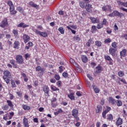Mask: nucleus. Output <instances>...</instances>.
<instances>
[{
    "label": "nucleus",
    "instance_id": "a878e982",
    "mask_svg": "<svg viewBox=\"0 0 127 127\" xmlns=\"http://www.w3.org/2000/svg\"><path fill=\"white\" fill-rule=\"evenodd\" d=\"M23 109L25 110V111H29L30 110V107L27 105H23Z\"/></svg>",
    "mask_w": 127,
    "mask_h": 127
},
{
    "label": "nucleus",
    "instance_id": "4468645a",
    "mask_svg": "<svg viewBox=\"0 0 127 127\" xmlns=\"http://www.w3.org/2000/svg\"><path fill=\"white\" fill-rule=\"evenodd\" d=\"M117 3L119 5H123V6H125V7H127V2H124L121 1H117Z\"/></svg>",
    "mask_w": 127,
    "mask_h": 127
},
{
    "label": "nucleus",
    "instance_id": "680f3d73",
    "mask_svg": "<svg viewBox=\"0 0 127 127\" xmlns=\"http://www.w3.org/2000/svg\"><path fill=\"white\" fill-rule=\"evenodd\" d=\"M59 14H60L61 15H64V11H60L59 12Z\"/></svg>",
    "mask_w": 127,
    "mask_h": 127
},
{
    "label": "nucleus",
    "instance_id": "69168bd1",
    "mask_svg": "<svg viewBox=\"0 0 127 127\" xmlns=\"http://www.w3.org/2000/svg\"><path fill=\"white\" fill-rule=\"evenodd\" d=\"M70 27L71 28H73V29H76L77 28V26H76V25H71V26H70Z\"/></svg>",
    "mask_w": 127,
    "mask_h": 127
},
{
    "label": "nucleus",
    "instance_id": "6ab92c4d",
    "mask_svg": "<svg viewBox=\"0 0 127 127\" xmlns=\"http://www.w3.org/2000/svg\"><path fill=\"white\" fill-rule=\"evenodd\" d=\"M109 101L110 104L113 105H115V99H114L113 97H110L109 98Z\"/></svg>",
    "mask_w": 127,
    "mask_h": 127
},
{
    "label": "nucleus",
    "instance_id": "a18cd8bd",
    "mask_svg": "<svg viewBox=\"0 0 127 127\" xmlns=\"http://www.w3.org/2000/svg\"><path fill=\"white\" fill-rule=\"evenodd\" d=\"M7 4L9 5V7H10V6H12V5H13V3H12V2L11 1H8L7 2Z\"/></svg>",
    "mask_w": 127,
    "mask_h": 127
},
{
    "label": "nucleus",
    "instance_id": "052dcab7",
    "mask_svg": "<svg viewBox=\"0 0 127 127\" xmlns=\"http://www.w3.org/2000/svg\"><path fill=\"white\" fill-rule=\"evenodd\" d=\"M29 57H30V55H29V54H25V59H27V58H29Z\"/></svg>",
    "mask_w": 127,
    "mask_h": 127
},
{
    "label": "nucleus",
    "instance_id": "6e6d98bb",
    "mask_svg": "<svg viewBox=\"0 0 127 127\" xmlns=\"http://www.w3.org/2000/svg\"><path fill=\"white\" fill-rule=\"evenodd\" d=\"M50 82H51V83H56V80H55V79H54V78H51L50 79Z\"/></svg>",
    "mask_w": 127,
    "mask_h": 127
},
{
    "label": "nucleus",
    "instance_id": "c85d7f7f",
    "mask_svg": "<svg viewBox=\"0 0 127 127\" xmlns=\"http://www.w3.org/2000/svg\"><path fill=\"white\" fill-rule=\"evenodd\" d=\"M68 98H69V99H70V100H74L75 99V97H74V94L72 93L68 94Z\"/></svg>",
    "mask_w": 127,
    "mask_h": 127
},
{
    "label": "nucleus",
    "instance_id": "2f4dec72",
    "mask_svg": "<svg viewBox=\"0 0 127 127\" xmlns=\"http://www.w3.org/2000/svg\"><path fill=\"white\" fill-rule=\"evenodd\" d=\"M118 75L119 77H124V76H125V73L123 71H120L118 72Z\"/></svg>",
    "mask_w": 127,
    "mask_h": 127
},
{
    "label": "nucleus",
    "instance_id": "a19ab883",
    "mask_svg": "<svg viewBox=\"0 0 127 127\" xmlns=\"http://www.w3.org/2000/svg\"><path fill=\"white\" fill-rule=\"evenodd\" d=\"M79 5L80 7H85V3L84 2H80Z\"/></svg>",
    "mask_w": 127,
    "mask_h": 127
},
{
    "label": "nucleus",
    "instance_id": "7c9ffc66",
    "mask_svg": "<svg viewBox=\"0 0 127 127\" xmlns=\"http://www.w3.org/2000/svg\"><path fill=\"white\" fill-rule=\"evenodd\" d=\"M7 103L9 107H13V104H12V102H11V101H10V100H7Z\"/></svg>",
    "mask_w": 127,
    "mask_h": 127
},
{
    "label": "nucleus",
    "instance_id": "4d7b16f0",
    "mask_svg": "<svg viewBox=\"0 0 127 127\" xmlns=\"http://www.w3.org/2000/svg\"><path fill=\"white\" fill-rule=\"evenodd\" d=\"M6 38L7 39H10V38H11V36L9 34H6Z\"/></svg>",
    "mask_w": 127,
    "mask_h": 127
},
{
    "label": "nucleus",
    "instance_id": "4c0bfd02",
    "mask_svg": "<svg viewBox=\"0 0 127 127\" xmlns=\"http://www.w3.org/2000/svg\"><path fill=\"white\" fill-rule=\"evenodd\" d=\"M55 78L56 80H57V81H59V80H60V76H59V74H56L55 76Z\"/></svg>",
    "mask_w": 127,
    "mask_h": 127
},
{
    "label": "nucleus",
    "instance_id": "e433bc0d",
    "mask_svg": "<svg viewBox=\"0 0 127 127\" xmlns=\"http://www.w3.org/2000/svg\"><path fill=\"white\" fill-rule=\"evenodd\" d=\"M118 44L117 43V42H114L112 44V46L113 47V48H115V49H117V45Z\"/></svg>",
    "mask_w": 127,
    "mask_h": 127
},
{
    "label": "nucleus",
    "instance_id": "f8f14e48",
    "mask_svg": "<svg viewBox=\"0 0 127 127\" xmlns=\"http://www.w3.org/2000/svg\"><path fill=\"white\" fill-rule=\"evenodd\" d=\"M36 71H41V72H42V73H44V72L45 71V68H41V66H38L36 67Z\"/></svg>",
    "mask_w": 127,
    "mask_h": 127
},
{
    "label": "nucleus",
    "instance_id": "79ce46f5",
    "mask_svg": "<svg viewBox=\"0 0 127 127\" xmlns=\"http://www.w3.org/2000/svg\"><path fill=\"white\" fill-rule=\"evenodd\" d=\"M111 107H108V106H107L106 107V110H105V111H105L106 113H109V112L110 111H111Z\"/></svg>",
    "mask_w": 127,
    "mask_h": 127
},
{
    "label": "nucleus",
    "instance_id": "0eeeda50",
    "mask_svg": "<svg viewBox=\"0 0 127 127\" xmlns=\"http://www.w3.org/2000/svg\"><path fill=\"white\" fill-rule=\"evenodd\" d=\"M85 8L88 12H92V5L89 3H86Z\"/></svg>",
    "mask_w": 127,
    "mask_h": 127
},
{
    "label": "nucleus",
    "instance_id": "e2e57ef3",
    "mask_svg": "<svg viewBox=\"0 0 127 127\" xmlns=\"http://www.w3.org/2000/svg\"><path fill=\"white\" fill-rule=\"evenodd\" d=\"M107 8L109 9V11H112V6L110 5H107Z\"/></svg>",
    "mask_w": 127,
    "mask_h": 127
},
{
    "label": "nucleus",
    "instance_id": "dca6fc26",
    "mask_svg": "<svg viewBox=\"0 0 127 127\" xmlns=\"http://www.w3.org/2000/svg\"><path fill=\"white\" fill-rule=\"evenodd\" d=\"M96 73H101L102 72V67H101L100 65H98L97 67H96Z\"/></svg>",
    "mask_w": 127,
    "mask_h": 127
},
{
    "label": "nucleus",
    "instance_id": "20e7f679",
    "mask_svg": "<svg viewBox=\"0 0 127 127\" xmlns=\"http://www.w3.org/2000/svg\"><path fill=\"white\" fill-rule=\"evenodd\" d=\"M7 25H8V23H7V19L5 18L2 21L1 23L0 24V27H2V28H4V27H5V26H7Z\"/></svg>",
    "mask_w": 127,
    "mask_h": 127
},
{
    "label": "nucleus",
    "instance_id": "c756f323",
    "mask_svg": "<svg viewBox=\"0 0 127 127\" xmlns=\"http://www.w3.org/2000/svg\"><path fill=\"white\" fill-rule=\"evenodd\" d=\"M103 23H99L97 26V28H98V29H101V28H103Z\"/></svg>",
    "mask_w": 127,
    "mask_h": 127
},
{
    "label": "nucleus",
    "instance_id": "8fccbe9b",
    "mask_svg": "<svg viewBox=\"0 0 127 127\" xmlns=\"http://www.w3.org/2000/svg\"><path fill=\"white\" fill-rule=\"evenodd\" d=\"M23 25H24V23H20V24H19L18 25H17V27H23Z\"/></svg>",
    "mask_w": 127,
    "mask_h": 127
},
{
    "label": "nucleus",
    "instance_id": "338daca9",
    "mask_svg": "<svg viewBox=\"0 0 127 127\" xmlns=\"http://www.w3.org/2000/svg\"><path fill=\"white\" fill-rule=\"evenodd\" d=\"M87 76L88 78H89V80H93V77H92L90 74H87Z\"/></svg>",
    "mask_w": 127,
    "mask_h": 127
},
{
    "label": "nucleus",
    "instance_id": "9b49d317",
    "mask_svg": "<svg viewBox=\"0 0 127 127\" xmlns=\"http://www.w3.org/2000/svg\"><path fill=\"white\" fill-rule=\"evenodd\" d=\"M102 110L103 107H102L101 105H98L96 109V112L97 113L101 114V113H102Z\"/></svg>",
    "mask_w": 127,
    "mask_h": 127
},
{
    "label": "nucleus",
    "instance_id": "c03bdc74",
    "mask_svg": "<svg viewBox=\"0 0 127 127\" xmlns=\"http://www.w3.org/2000/svg\"><path fill=\"white\" fill-rule=\"evenodd\" d=\"M23 39H26V40H29V36L27 35H24L23 37Z\"/></svg>",
    "mask_w": 127,
    "mask_h": 127
},
{
    "label": "nucleus",
    "instance_id": "1a4fd4ad",
    "mask_svg": "<svg viewBox=\"0 0 127 127\" xmlns=\"http://www.w3.org/2000/svg\"><path fill=\"white\" fill-rule=\"evenodd\" d=\"M23 124L24 127H29V124H28V120H27V118H24L23 119Z\"/></svg>",
    "mask_w": 127,
    "mask_h": 127
},
{
    "label": "nucleus",
    "instance_id": "13d9d810",
    "mask_svg": "<svg viewBox=\"0 0 127 127\" xmlns=\"http://www.w3.org/2000/svg\"><path fill=\"white\" fill-rule=\"evenodd\" d=\"M100 104L102 106H103V105H104V104H105V100H104V99H101V100L100 101Z\"/></svg>",
    "mask_w": 127,
    "mask_h": 127
},
{
    "label": "nucleus",
    "instance_id": "2eb2a0df",
    "mask_svg": "<svg viewBox=\"0 0 127 127\" xmlns=\"http://www.w3.org/2000/svg\"><path fill=\"white\" fill-rule=\"evenodd\" d=\"M126 55H127V50L124 49L120 52V56L121 57H125Z\"/></svg>",
    "mask_w": 127,
    "mask_h": 127
},
{
    "label": "nucleus",
    "instance_id": "423d86ee",
    "mask_svg": "<svg viewBox=\"0 0 127 127\" xmlns=\"http://www.w3.org/2000/svg\"><path fill=\"white\" fill-rule=\"evenodd\" d=\"M117 51V49L110 48L109 49V53L112 56H116V52Z\"/></svg>",
    "mask_w": 127,
    "mask_h": 127
},
{
    "label": "nucleus",
    "instance_id": "58836bf2",
    "mask_svg": "<svg viewBox=\"0 0 127 127\" xmlns=\"http://www.w3.org/2000/svg\"><path fill=\"white\" fill-rule=\"evenodd\" d=\"M17 9L20 12H23V9H22V7H19V6L17 7Z\"/></svg>",
    "mask_w": 127,
    "mask_h": 127
},
{
    "label": "nucleus",
    "instance_id": "412c9836",
    "mask_svg": "<svg viewBox=\"0 0 127 127\" xmlns=\"http://www.w3.org/2000/svg\"><path fill=\"white\" fill-rule=\"evenodd\" d=\"M14 48L16 49H18V46L19 45V42L15 41L14 43Z\"/></svg>",
    "mask_w": 127,
    "mask_h": 127
},
{
    "label": "nucleus",
    "instance_id": "0e129e2a",
    "mask_svg": "<svg viewBox=\"0 0 127 127\" xmlns=\"http://www.w3.org/2000/svg\"><path fill=\"white\" fill-rule=\"evenodd\" d=\"M121 81L122 82V83H124V84H127V81H126V79H121Z\"/></svg>",
    "mask_w": 127,
    "mask_h": 127
},
{
    "label": "nucleus",
    "instance_id": "6e6552de",
    "mask_svg": "<svg viewBox=\"0 0 127 127\" xmlns=\"http://www.w3.org/2000/svg\"><path fill=\"white\" fill-rule=\"evenodd\" d=\"M9 10L10 12V14L13 15V14H15L16 13V11L14 10V5H13L9 7Z\"/></svg>",
    "mask_w": 127,
    "mask_h": 127
},
{
    "label": "nucleus",
    "instance_id": "f3484780",
    "mask_svg": "<svg viewBox=\"0 0 127 127\" xmlns=\"http://www.w3.org/2000/svg\"><path fill=\"white\" fill-rule=\"evenodd\" d=\"M123 124V119L121 118H118V120L116 122V125L117 126H121V125Z\"/></svg>",
    "mask_w": 127,
    "mask_h": 127
},
{
    "label": "nucleus",
    "instance_id": "603ef678",
    "mask_svg": "<svg viewBox=\"0 0 127 127\" xmlns=\"http://www.w3.org/2000/svg\"><path fill=\"white\" fill-rule=\"evenodd\" d=\"M34 32H35V33H36V34H39V35H40L41 32L38 31V30H34Z\"/></svg>",
    "mask_w": 127,
    "mask_h": 127
},
{
    "label": "nucleus",
    "instance_id": "473e14b6",
    "mask_svg": "<svg viewBox=\"0 0 127 127\" xmlns=\"http://www.w3.org/2000/svg\"><path fill=\"white\" fill-rule=\"evenodd\" d=\"M2 109L3 111H7L9 109L8 105H4L2 107Z\"/></svg>",
    "mask_w": 127,
    "mask_h": 127
},
{
    "label": "nucleus",
    "instance_id": "b1692460",
    "mask_svg": "<svg viewBox=\"0 0 127 127\" xmlns=\"http://www.w3.org/2000/svg\"><path fill=\"white\" fill-rule=\"evenodd\" d=\"M113 115L112 114H109L107 115V120H108V121H113Z\"/></svg>",
    "mask_w": 127,
    "mask_h": 127
},
{
    "label": "nucleus",
    "instance_id": "a211bd4d",
    "mask_svg": "<svg viewBox=\"0 0 127 127\" xmlns=\"http://www.w3.org/2000/svg\"><path fill=\"white\" fill-rule=\"evenodd\" d=\"M81 60L83 63H87L88 62V58L86 56H83L81 57Z\"/></svg>",
    "mask_w": 127,
    "mask_h": 127
},
{
    "label": "nucleus",
    "instance_id": "f03ea898",
    "mask_svg": "<svg viewBox=\"0 0 127 127\" xmlns=\"http://www.w3.org/2000/svg\"><path fill=\"white\" fill-rule=\"evenodd\" d=\"M72 116L76 119V121H79L78 118V110L77 109H74L72 111Z\"/></svg>",
    "mask_w": 127,
    "mask_h": 127
},
{
    "label": "nucleus",
    "instance_id": "49530a36",
    "mask_svg": "<svg viewBox=\"0 0 127 127\" xmlns=\"http://www.w3.org/2000/svg\"><path fill=\"white\" fill-rule=\"evenodd\" d=\"M13 33L14 34L15 36H17L18 34V32H17V30H13Z\"/></svg>",
    "mask_w": 127,
    "mask_h": 127
},
{
    "label": "nucleus",
    "instance_id": "4be33fe9",
    "mask_svg": "<svg viewBox=\"0 0 127 127\" xmlns=\"http://www.w3.org/2000/svg\"><path fill=\"white\" fill-rule=\"evenodd\" d=\"M95 44L96 46H97L98 47H101V46H102V42L99 41H95Z\"/></svg>",
    "mask_w": 127,
    "mask_h": 127
},
{
    "label": "nucleus",
    "instance_id": "bf43d9fd",
    "mask_svg": "<svg viewBox=\"0 0 127 127\" xmlns=\"http://www.w3.org/2000/svg\"><path fill=\"white\" fill-rule=\"evenodd\" d=\"M120 9H121V10H123V11H126V12H127V9H126L123 7H120Z\"/></svg>",
    "mask_w": 127,
    "mask_h": 127
},
{
    "label": "nucleus",
    "instance_id": "f704fd0d",
    "mask_svg": "<svg viewBox=\"0 0 127 127\" xmlns=\"http://www.w3.org/2000/svg\"><path fill=\"white\" fill-rule=\"evenodd\" d=\"M51 88L53 91H59V89L55 86H51Z\"/></svg>",
    "mask_w": 127,
    "mask_h": 127
},
{
    "label": "nucleus",
    "instance_id": "f257e3e1",
    "mask_svg": "<svg viewBox=\"0 0 127 127\" xmlns=\"http://www.w3.org/2000/svg\"><path fill=\"white\" fill-rule=\"evenodd\" d=\"M124 14L123 13H121L118 11L115 10L112 13H110L108 15L110 17H114V16H119V17H122V16H124Z\"/></svg>",
    "mask_w": 127,
    "mask_h": 127
},
{
    "label": "nucleus",
    "instance_id": "864d4df0",
    "mask_svg": "<svg viewBox=\"0 0 127 127\" xmlns=\"http://www.w3.org/2000/svg\"><path fill=\"white\" fill-rule=\"evenodd\" d=\"M11 84L12 87L13 88H15V87H16V86H15V82H14L13 81V80H12Z\"/></svg>",
    "mask_w": 127,
    "mask_h": 127
},
{
    "label": "nucleus",
    "instance_id": "5fc2aeb1",
    "mask_svg": "<svg viewBox=\"0 0 127 127\" xmlns=\"http://www.w3.org/2000/svg\"><path fill=\"white\" fill-rule=\"evenodd\" d=\"M102 24H104V25H106L107 24V20L106 19H103Z\"/></svg>",
    "mask_w": 127,
    "mask_h": 127
},
{
    "label": "nucleus",
    "instance_id": "de8ad7c7",
    "mask_svg": "<svg viewBox=\"0 0 127 127\" xmlns=\"http://www.w3.org/2000/svg\"><path fill=\"white\" fill-rule=\"evenodd\" d=\"M63 76L64 78H67V77H68V73H66V72H63Z\"/></svg>",
    "mask_w": 127,
    "mask_h": 127
},
{
    "label": "nucleus",
    "instance_id": "5701e85b",
    "mask_svg": "<svg viewBox=\"0 0 127 127\" xmlns=\"http://www.w3.org/2000/svg\"><path fill=\"white\" fill-rule=\"evenodd\" d=\"M93 89L94 92H95L96 94H98V93H100V89H99V88L96 87L95 85H93Z\"/></svg>",
    "mask_w": 127,
    "mask_h": 127
},
{
    "label": "nucleus",
    "instance_id": "37998d69",
    "mask_svg": "<svg viewBox=\"0 0 127 127\" xmlns=\"http://www.w3.org/2000/svg\"><path fill=\"white\" fill-rule=\"evenodd\" d=\"M107 114H108V113H106L105 111H104L102 113V117H103V118H104V119H106L107 118V117L106 116V115H107Z\"/></svg>",
    "mask_w": 127,
    "mask_h": 127
},
{
    "label": "nucleus",
    "instance_id": "aec40b11",
    "mask_svg": "<svg viewBox=\"0 0 127 127\" xmlns=\"http://www.w3.org/2000/svg\"><path fill=\"white\" fill-rule=\"evenodd\" d=\"M43 91L46 94H48L49 92V88L48 86H45L44 87Z\"/></svg>",
    "mask_w": 127,
    "mask_h": 127
},
{
    "label": "nucleus",
    "instance_id": "09e8293b",
    "mask_svg": "<svg viewBox=\"0 0 127 127\" xmlns=\"http://www.w3.org/2000/svg\"><path fill=\"white\" fill-rule=\"evenodd\" d=\"M111 41H112V40H111V39L108 38L105 40V43H110V42H111Z\"/></svg>",
    "mask_w": 127,
    "mask_h": 127
},
{
    "label": "nucleus",
    "instance_id": "cd10ccee",
    "mask_svg": "<svg viewBox=\"0 0 127 127\" xmlns=\"http://www.w3.org/2000/svg\"><path fill=\"white\" fill-rule=\"evenodd\" d=\"M40 36H42L43 37H47V34L46 32H41Z\"/></svg>",
    "mask_w": 127,
    "mask_h": 127
},
{
    "label": "nucleus",
    "instance_id": "bb28decb",
    "mask_svg": "<svg viewBox=\"0 0 127 127\" xmlns=\"http://www.w3.org/2000/svg\"><path fill=\"white\" fill-rule=\"evenodd\" d=\"M73 40L74 41H80V37H79V35H76L73 37Z\"/></svg>",
    "mask_w": 127,
    "mask_h": 127
},
{
    "label": "nucleus",
    "instance_id": "72a5a7b5",
    "mask_svg": "<svg viewBox=\"0 0 127 127\" xmlns=\"http://www.w3.org/2000/svg\"><path fill=\"white\" fill-rule=\"evenodd\" d=\"M105 59L108 61H112V58L109 56H105Z\"/></svg>",
    "mask_w": 127,
    "mask_h": 127
},
{
    "label": "nucleus",
    "instance_id": "3c124183",
    "mask_svg": "<svg viewBox=\"0 0 127 127\" xmlns=\"http://www.w3.org/2000/svg\"><path fill=\"white\" fill-rule=\"evenodd\" d=\"M107 8H108L107 6H104L102 7V9H103V11H107L108 10Z\"/></svg>",
    "mask_w": 127,
    "mask_h": 127
},
{
    "label": "nucleus",
    "instance_id": "9d476101",
    "mask_svg": "<svg viewBox=\"0 0 127 127\" xmlns=\"http://www.w3.org/2000/svg\"><path fill=\"white\" fill-rule=\"evenodd\" d=\"M90 19L91 20L92 23H99L100 22V20L98 18L90 17Z\"/></svg>",
    "mask_w": 127,
    "mask_h": 127
},
{
    "label": "nucleus",
    "instance_id": "ea45409f",
    "mask_svg": "<svg viewBox=\"0 0 127 127\" xmlns=\"http://www.w3.org/2000/svg\"><path fill=\"white\" fill-rule=\"evenodd\" d=\"M3 80H4V81H5L6 84H8L9 83V79H8V78L7 77H4L3 78Z\"/></svg>",
    "mask_w": 127,
    "mask_h": 127
},
{
    "label": "nucleus",
    "instance_id": "c9c22d12",
    "mask_svg": "<svg viewBox=\"0 0 127 127\" xmlns=\"http://www.w3.org/2000/svg\"><path fill=\"white\" fill-rule=\"evenodd\" d=\"M123 105V102L121 100H117V106L118 107H121Z\"/></svg>",
    "mask_w": 127,
    "mask_h": 127
},
{
    "label": "nucleus",
    "instance_id": "39448f33",
    "mask_svg": "<svg viewBox=\"0 0 127 127\" xmlns=\"http://www.w3.org/2000/svg\"><path fill=\"white\" fill-rule=\"evenodd\" d=\"M4 76L3 78H10L11 77V73L7 70L4 71L3 72Z\"/></svg>",
    "mask_w": 127,
    "mask_h": 127
},
{
    "label": "nucleus",
    "instance_id": "7ed1b4c3",
    "mask_svg": "<svg viewBox=\"0 0 127 127\" xmlns=\"http://www.w3.org/2000/svg\"><path fill=\"white\" fill-rule=\"evenodd\" d=\"M16 60L18 64H22V62H23V59L22 58V56L20 55L16 56Z\"/></svg>",
    "mask_w": 127,
    "mask_h": 127
},
{
    "label": "nucleus",
    "instance_id": "ddd939ff",
    "mask_svg": "<svg viewBox=\"0 0 127 127\" xmlns=\"http://www.w3.org/2000/svg\"><path fill=\"white\" fill-rule=\"evenodd\" d=\"M29 5H31V6H32V7H35L36 9L39 8V5L34 3L33 1H30L29 2Z\"/></svg>",
    "mask_w": 127,
    "mask_h": 127
},
{
    "label": "nucleus",
    "instance_id": "393cba45",
    "mask_svg": "<svg viewBox=\"0 0 127 127\" xmlns=\"http://www.w3.org/2000/svg\"><path fill=\"white\" fill-rule=\"evenodd\" d=\"M59 31H60V33H61V34H64V29L63 28V27H61L58 29Z\"/></svg>",
    "mask_w": 127,
    "mask_h": 127
},
{
    "label": "nucleus",
    "instance_id": "774afa93",
    "mask_svg": "<svg viewBox=\"0 0 127 127\" xmlns=\"http://www.w3.org/2000/svg\"><path fill=\"white\" fill-rule=\"evenodd\" d=\"M57 84L59 87H60V86H61V81H58Z\"/></svg>",
    "mask_w": 127,
    "mask_h": 127
}]
</instances>
